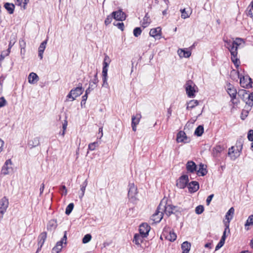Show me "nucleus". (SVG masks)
<instances>
[{"mask_svg": "<svg viewBox=\"0 0 253 253\" xmlns=\"http://www.w3.org/2000/svg\"><path fill=\"white\" fill-rule=\"evenodd\" d=\"M163 235L165 236V238L168 240L170 242L174 241L177 238L176 234L173 231H169V233H164Z\"/></svg>", "mask_w": 253, "mask_h": 253, "instance_id": "22", "label": "nucleus"}, {"mask_svg": "<svg viewBox=\"0 0 253 253\" xmlns=\"http://www.w3.org/2000/svg\"><path fill=\"white\" fill-rule=\"evenodd\" d=\"M162 207L164 208L163 209L164 212L168 216H169L171 214H174L178 217L182 211V209L180 207L168 204H163V202Z\"/></svg>", "mask_w": 253, "mask_h": 253, "instance_id": "1", "label": "nucleus"}, {"mask_svg": "<svg viewBox=\"0 0 253 253\" xmlns=\"http://www.w3.org/2000/svg\"><path fill=\"white\" fill-rule=\"evenodd\" d=\"M249 91L245 89H240L238 92V96L247 104V100L249 97Z\"/></svg>", "mask_w": 253, "mask_h": 253, "instance_id": "20", "label": "nucleus"}, {"mask_svg": "<svg viewBox=\"0 0 253 253\" xmlns=\"http://www.w3.org/2000/svg\"><path fill=\"white\" fill-rule=\"evenodd\" d=\"M226 43L227 44V48L231 53L232 61L235 65H238L239 63V60L237 58V50L238 46L234 45L232 42H227Z\"/></svg>", "mask_w": 253, "mask_h": 253, "instance_id": "2", "label": "nucleus"}, {"mask_svg": "<svg viewBox=\"0 0 253 253\" xmlns=\"http://www.w3.org/2000/svg\"><path fill=\"white\" fill-rule=\"evenodd\" d=\"M189 182L188 176L187 175H183L181 176L176 183L178 187L181 189L184 188Z\"/></svg>", "mask_w": 253, "mask_h": 253, "instance_id": "10", "label": "nucleus"}, {"mask_svg": "<svg viewBox=\"0 0 253 253\" xmlns=\"http://www.w3.org/2000/svg\"><path fill=\"white\" fill-rule=\"evenodd\" d=\"M113 18L117 21H123L125 20L126 18V15L122 10L120 9L117 11H113L112 12Z\"/></svg>", "mask_w": 253, "mask_h": 253, "instance_id": "11", "label": "nucleus"}, {"mask_svg": "<svg viewBox=\"0 0 253 253\" xmlns=\"http://www.w3.org/2000/svg\"><path fill=\"white\" fill-rule=\"evenodd\" d=\"M180 12L181 13V17L182 18L185 19L189 17V15L186 12L185 8L180 9Z\"/></svg>", "mask_w": 253, "mask_h": 253, "instance_id": "50", "label": "nucleus"}, {"mask_svg": "<svg viewBox=\"0 0 253 253\" xmlns=\"http://www.w3.org/2000/svg\"><path fill=\"white\" fill-rule=\"evenodd\" d=\"M6 101L4 97H0V108L6 105Z\"/></svg>", "mask_w": 253, "mask_h": 253, "instance_id": "53", "label": "nucleus"}, {"mask_svg": "<svg viewBox=\"0 0 253 253\" xmlns=\"http://www.w3.org/2000/svg\"><path fill=\"white\" fill-rule=\"evenodd\" d=\"M178 53L180 57L188 58L191 55V51L182 49H179L178 50Z\"/></svg>", "mask_w": 253, "mask_h": 253, "instance_id": "26", "label": "nucleus"}, {"mask_svg": "<svg viewBox=\"0 0 253 253\" xmlns=\"http://www.w3.org/2000/svg\"><path fill=\"white\" fill-rule=\"evenodd\" d=\"M4 144V141L1 139H0V153L2 152L3 150Z\"/></svg>", "mask_w": 253, "mask_h": 253, "instance_id": "63", "label": "nucleus"}, {"mask_svg": "<svg viewBox=\"0 0 253 253\" xmlns=\"http://www.w3.org/2000/svg\"><path fill=\"white\" fill-rule=\"evenodd\" d=\"M249 95L250 96L248 100H247V104L251 107L253 105V92L252 93L249 92Z\"/></svg>", "mask_w": 253, "mask_h": 253, "instance_id": "41", "label": "nucleus"}, {"mask_svg": "<svg viewBox=\"0 0 253 253\" xmlns=\"http://www.w3.org/2000/svg\"><path fill=\"white\" fill-rule=\"evenodd\" d=\"M91 235L90 234H86L83 238L82 242L84 244H86L91 240Z\"/></svg>", "mask_w": 253, "mask_h": 253, "instance_id": "43", "label": "nucleus"}, {"mask_svg": "<svg viewBox=\"0 0 253 253\" xmlns=\"http://www.w3.org/2000/svg\"><path fill=\"white\" fill-rule=\"evenodd\" d=\"M44 50H42V49H39L38 50V56L41 59H42L43 58V53Z\"/></svg>", "mask_w": 253, "mask_h": 253, "instance_id": "60", "label": "nucleus"}, {"mask_svg": "<svg viewBox=\"0 0 253 253\" xmlns=\"http://www.w3.org/2000/svg\"><path fill=\"white\" fill-rule=\"evenodd\" d=\"M66 240H67V236H66V232H65V234L63 238L60 241H62V244L64 243L65 245L66 244Z\"/></svg>", "mask_w": 253, "mask_h": 253, "instance_id": "59", "label": "nucleus"}, {"mask_svg": "<svg viewBox=\"0 0 253 253\" xmlns=\"http://www.w3.org/2000/svg\"><path fill=\"white\" fill-rule=\"evenodd\" d=\"M253 225V215H251L248 217V218L246 221V222L245 224V228L247 230H248L249 228H247V227L251 226Z\"/></svg>", "mask_w": 253, "mask_h": 253, "instance_id": "37", "label": "nucleus"}, {"mask_svg": "<svg viewBox=\"0 0 253 253\" xmlns=\"http://www.w3.org/2000/svg\"><path fill=\"white\" fill-rule=\"evenodd\" d=\"M186 167L188 172L193 173L197 171V165L193 161H188L186 164Z\"/></svg>", "mask_w": 253, "mask_h": 253, "instance_id": "19", "label": "nucleus"}, {"mask_svg": "<svg viewBox=\"0 0 253 253\" xmlns=\"http://www.w3.org/2000/svg\"><path fill=\"white\" fill-rule=\"evenodd\" d=\"M8 205V200L5 197H3L0 200V218H1V215H3L4 213L6 212Z\"/></svg>", "mask_w": 253, "mask_h": 253, "instance_id": "9", "label": "nucleus"}, {"mask_svg": "<svg viewBox=\"0 0 253 253\" xmlns=\"http://www.w3.org/2000/svg\"><path fill=\"white\" fill-rule=\"evenodd\" d=\"M129 190L128 191V197L132 202L136 200V196L137 194V188L133 183H129L128 185Z\"/></svg>", "mask_w": 253, "mask_h": 253, "instance_id": "8", "label": "nucleus"}, {"mask_svg": "<svg viewBox=\"0 0 253 253\" xmlns=\"http://www.w3.org/2000/svg\"><path fill=\"white\" fill-rule=\"evenodd\" d=\"M196 85L192 80H188L186 82L185 85V90L189 97L193 98L195 96V93L196 90L195 87Z\"/></svg>", "mask_w": 253, "mask_h": 253, "instance_id": "5", "label": "nucleus"}, {"mask_svg": "<svg viewBox=\"0 0 253 253\" xmlns=\"http://www.w3.org/2000/svg\"><path fill=\"white\" fill-rule=\"evenodd\" d=\"M74 205L73 203H70L66 207L65 213L67 215H69L73 210Z\"/></svg>", "mask_w": 253, "mask_h": 253, "instance_id": "39", "label": "nucleus"}, {"mask_svg": "<svg viewBox=\"0 0 253 253\" xmlns=\"http://www.w3.org/2000/svg\"><path fill=\"white\" fill-rule=\"evenodd\" d=\"M238 145H239L240 149H237L236 151L235 150V147L234 146H232L229 149L228 154L232 160H235L240 156L243 147V144L241 140H238L236 143V147L237 148L238 147Z\"/></svg>", "mask_w": 253, "mask_h": 253, "instance_id": "4", "label": "nucleus"}, {"mask_svg": "<svg viewBox=\"0 0 253 253\" xmlns=\"http://www.w3.org/2000/svg\"><path fill=\"white\" fill-rule=\"evenodd\" d=\"M97 84H94L92 83V80L90 81L89 87L87 89L90 90V91L94 89L96 87Z\"/></svg>", "mask_w": 253, "mask_h": 253, "instance_id": "52", "label": "nucleus"}, {"mask_svg": "<svg viewBox=\"0 0 253 253\" xmlns=\"http://www.w3.org/2000/svg\"><path fill=\"white\" fill-rule=\"evenodd\" d=\"M114 25L117 26V27L122 31L124 30V24L123 22L117 23V24L114 23Z\"/></svg>", "mask_w": 253, "mask_h": 253, "instance_id": "56", "label": "nucleus"}, {"mask_svg": "<svg viewBox=\"0 0 253 253\" xmlns=\"http://www.w3.org/2000/svg\"><path fill=\"white\" fill-rule=\"evenodd\" d=\"M87 185V180L86 179L83 183V184L81 185V193L79 195V198L80 199H82V198L83 197V196H84V192H85V188L86 187Z\"/></svg>", "mask_w": 253, "mask_h": 253, "instance_id": "31", "label": "nucleus"}, {"mask_svg": "<svg viewBox=\"0 0 253 253\" xmlns=\"http://www.w3.org/2000/svg\"><path fill=\"white\" fill-rule=\"evenodd\" d=\"M98 146L99 143L97 141L91 143L88 145V149L90 151H93Z\"/></svg>", "mask_w": 253, "mask_h": 253, "instance_id": "42", "label": "nucleus"}, {"mask_svg": "<svg viewBox=\"0 0 253 253\" xmlns=\"http://www.w3.org/2000/svg\"><path fill=\"white\" fill-rule=\"evenodd\" d=\"M107 75L108 74H102V86L106 88L108 87V84L107 83Z\"/></svg>", "mask_w": 253, "mask_h": 253, "instance_id": "44", "label": "nucleus"}, {"mask_svg": "<svg viewBox=\"0 0 253 253\" xmlns=\"http://www.w3.org/2000/svg\"><path fill=\"white\" fill-rule=\"evenodd\" d=\"M176 141L177 142L188 143L190 139L187 137L184 131L181 130L177 134Z\"/></svg>", "mask_w": 253, "mask_h": 253, "instance_id": "15", "label": "nucleus"}, {"mask_svg": "<svg viewBox=\"0 0 253 253\" xmlns=\"http://www.w3.org/2000/svg\"><path fill=\"white\" fill-rule=\"evenodd\" d=\"M162 207V201L161 202L157 208L155 212L151 216V219L155 223H159L162 220L164 215V211Z\"/></svg>", "mask_w": 253, "mask_h": 253, "instance_id": "3", "label": "nucleus"}, {"mask_svg": "<svg viewBox=\"0 0 253 253\" xmlns=\"http://www.w3.org/2000/svg\"><path fill=\"white\" fill-rule=\"evenodd\" d=\"M150 228V226L147 223H142L139 226V231L140 234L143 237H146L148 235Z\"/></svg>", "mask_w": 253, "mask_h": 253, "instance_id": "12", "label": "nucleus"}, {"mask_svg": "<svg viewBox=\"0 0 253 253\" xmlns=\"http://www.w3.org/2000/svg\"><path fill=\"white\" fill-rule=\"evenodd\" d=\"M92 80L93 83H94V84L98 83V78H97V73H96V74H95V75L94 76V78Z\"/></svg>", "mask_w": 253, "mask_h": 253, "instance_id": "61", "label": "nucleus"}, {"mask_svg": "<svg viewBox=\"0 0 253 253\" xmlns=\"http://www.w3.org/2000/svg\"><path fill=\"white\" fill-rule=\"evenodd\" d=\"M247 15L250 16L251 17H253V8H251L248 11Z\"/></svg>", "mask_w": 253, "mask_h": 253, "instance_id": "64", "label": "nucleus"}, {"mask_svg": "<svg viewBox=\"0 0 253 253\" xmlns=\"http://www.w3.org/2000/svg\"><path fill=\"white\" fill-rule=\"evenodd\" d=\"M47 237V233L46 232L41 233L38 237V248L37 250L36 253H38L41 251L43 245Z\"/></svg>", "mask_w": 253, "mask_h": 253, "instance_id": "13", "label": "nucleus"}, {"mask_svg": "<svg viewBox=\"0 0 253 253\" xmlns=\"http://www.w3.org/2000/svg\"><path fill=\"white\" fill-rule=\"evenodd\" d=\"M67 121L66 120H64V123L62 124V128H63V132H62V135L64 136L65 134V130L67 128Z\"/></svg>", "mask_w": 253, "mask_h": 253, "instance_id": "55", "label": "nucleus"}, {"mask_svg": "<svg viewBox=\"0 0 253 253\" xmlns=\"http://www.w3.org/2000/svg\"><path fill=\"white\" fill-rule=\"evenodd\" d=\"M243 39H241V38H237L236 39V40L235 41H234L233 42H232L234 44V45H236V46H239L241 43V42L243 41Z\"/></svg>", "mask_w": 253, "mask_h": 253, "instance_id": "49", "label": "nucleus"}, {"mask_svg": "<svg viewBox=\"0 0 253 253\" xmlns=\"http://www.w3.org/2000/svg\"><path fill=\"white\" fill-rule=\"evenodd\" d=\"M204 211V206L202 205H199L197 206L195 209V212L197 214H201Z\"/></svg>", "mask_w": 253, "mask_h": 253, "instance_id": "48", "label": "nucleus"}, {"mask_svg": "<svg viewBox=\"0 0 253 253\" xmlns=\"http://www.w3.org/2000/svg\"><path fill=\"white\" fill-rule=\"evenodd\" d=\"M191 244L187 241L184 242L181 245V249L183 252L189 253L190 250Z\"/></svg>", "mask_w": 253, "mask_h": 253, "instance_id": "30", "label": "nucleus"}, {"mask_svg": "<svg viewBox=\"0 0 253 253\" xmlns=\"http://www.w3.org/2000/svg\"><path fill=\"white\" fill-rule=\"evenodd\" d=\"M40 144V137H36L29 140L28 145L30 149L39 146Z\"/></svg>", "mask_w": 253, "mask_h": 253, "instance_id": "21", "label": "nucleus"}, {"mask_svg": "<svg viewBox=\"0 0 253 253\" xmlns=\"http://www.w3.org/2000/svg\"><path fill=\"white\" fill-rule=\"evenodd\" d=\"M204 132V127L202 126H199L195 129L194 134L197 136H201Z\"/></svg>", "mask_w": 253, "mask_h": 253, "instance_id": "35", "label": "nucleus"}, {"mask_svg": "<svg viewBox=\"0 0 253 253\" xmlns=\"http://www.w3.org/2000/svg\"><path fill=\"white\" fill-rule=\"evenodd\" d=\"M90 90L89 89H86L85 94L82 96V100L81 103L82 106L85 104V101L87 100L88 94L90 93Z\"/></svg>", "mask_w": 253, "mask_h": 253, "instance_id": "38", "label": "nucleus"}, {"mask_svg": "<svg viewBox=\"0 0 253 253\" xmlns=\"http://www.w3.org/2000/svg\"><path fill=\"white\" fill-rule=\"evenodd\" d=\"M133 33L135 37H138L141 35L142 30L140 27H136L134 29Z\"/></svg>", "mask_w": 253, "mask_h": 253, "instance_id": "45", "label": "nucleus"}, {"mask_svg": "<svg viewBox=\"0 0 253 253\" xmlns=\"http://www.w3.org/2000/svg\"><path fill=\"white\" fill-rule=\"evenodd\" d=\"M145 237H143L140 234H135L133 237V242L137 245H140L143 242V238Z\"/></svg>", "mask_w": 253, "mask_h": 253, "instance_id": "25", "label": "nucleus"}, {"mask_svg": "<svg viewBox=\"0 0 253 253\" xmlns=\"http://www.w3.org/2000/svg\"><path fill=\"white\" fill-rule=\"evenodd\" d=\"M197 173L201 176H205L207 174L208 171L206 168H205V166L204 164L201 163L199 165V169L198 170H197Z\"/></svg>", "mask_w": 253, "mask_h": 253, "instance_id": "24", "label": "nucleus"}, {"mask_svg": "<svg viewBox=\"0 0 253 253\" xmlns=\"http://www.w3.org/2000/svg\"><path fill=\"white\" fill-rule=\"evenodd\" d=\"M224 148L223 147L218 145L216 146L213 149V154L214 157H217L219 153L223 150Z\"/></svg>", "mask_w": 253, "mask_h": 253, "instance_id": "32", "label": "nucleus"}, {"mask_svg": "<svg viewBox=\"0 0 253 253\" xmlns=\"http://www.w3.org/2000/svg\"><path fill=\"white\" fill-rule=\"evenodd\" d=\"M46 43H47V41L46 40L42 42L39 47V49H42V50H45V47H46Z\"/></svg>", "mask_w": 253, "mask_h": 253, "instance_id": "54", "label": "nucleus"}, {"mask_svg": "<svg viewBox=\"0 0 253 253\" xmlns=\"http://www.w3.org/2000/svg\"><path fill=\"white\" fill-rule=\"evenodd\" d=\"M248 138L249 140L253 141V129H251L248 133Z\"/></svg>", "mask_w": 253, "mask_h": 253, "instance_id": "51", "label": "nucleus"}, {"mask_svg": "<svg viewBox=\"0 0 253 253\" xmlns=\"http://www.w3.org/2000/svg\"><path fill=\"white\" fill-rule=\"evenodd\" d=\"M38 79L39 77L34 72L31 73L29 75L28 81L30 84H34L35 82L38 81Z\"/></svg>", "mask_w": 253, "mask_h": 253, "instance_id": "27", "label": "nucleus"}, {"mask_svg": "<svg viewBox=\"0 0 253 253\" xmlns=\"http://www.w3.org/2000/svg\"><path fill=\"white\" fill-rule=\"evenodd\" d=\"M141 118V115L140 114H137L136 116H132L131 125H133V123H135V125H137L139 123Z\"/></svg>", "mask_w": 253, "mask_h": 253, "instance_id": "33", "label": "nucleus"}, {"mask_svg": "<svg viewBox=\"0 0 253 253\" xmlns=\"http://www.w3.org/2000/svg\"><path fill=\"white\" fill-rule=\"evenodd\" d=\"M226 87L227 91L231 98V102L234 105L237 104L238 102L234 100L236 98L237 93L236 88L230 83L227 84Z\"/></svg>", "mask_w": 253, "mask_h": 253, "instance_id": "6", "label": "nucleus"}, {"mask_svg": "<svg viewBox=\"0 0 253 253\" xmlns=\"http://www.w3.org/2000/svg\"><path fill=\"white\" fill-rule=\"evenodd\" d=\"M224 244V243L222 241H219V243L217 244V245L215 247V251H217L220 248H221Z\"/></svg>", "mask_w": 253, "mask_h": 253, "instance_id": "57", "label": "nucleus"}, {"mask_svg": "<svg viewBox=\"0 0 253 253\" xmlns=\"http://www.w3.org/2000/svg\"><path fill=\"white\" fill-rule=\"evenodd\" d=\"M149 20V16H148V14L146 13L143 18V22L142 23L143 26L145 27L148 26V25L150 23Z\"/></svg>", "mask_w": 253, "mask_h": 253, "instance_id": "40", "label": "nucleus"}, {"mask_svg": "<svg viewBox=\"0 0 253 253\" xmlns=\"http://www.w3.org/2000/svg\"><path fill=\"white\" fill-rule=\"evenodd\" d=\"M62 241H58L52 250V253H59L63 248Z\"/></svg>", "mask_w": 253, "mask_h": 253, "instance_id": "23", "label": "nucleus"}, {"mask_svg": "<svg viewBox=\"0 0 253 253\" xmlns=\"http://www.w3.org/2000/svg\"><path fill=\"white\" fill-rule=\"evenodd\" d=\"M240 83L241 85L244 88H249L252 87V79L248 77H244L240 78Z\"/></svg>", "mask_w": 253, "mask_h": 253, "instance_id": "14", "label": "nucleus"}, {"mask_svg": "<svg viewBox=\"0 0 253 253\" xmlns=\"http://www.w3.org/2000/svg\"><path fill=\"white\" fill-rule=\"evenodd\" d=\"M187 187L190 193H194L199 189V184L197 181H192L189 183Z\"/></svg>", "mask_w": 253, "mask_h": 253, "instance_id": "17", "label": "nucleus"}, {"mask_svg": "<svg viewBox=\"0 0 253 253\" xmlns=\"http://www.w3.org/2000/svg\"><path fill=\"white\" fill-rule=\"evenodd\" d=\"M224 224H225V230L223 232V234L221 237V238L220 239V241H222L224 243H225V239H226V231L228 230V232H230V229H229V225L228 223H227V222H225L224 223Z\"/></svg>", "mask_w": 253, "mask_h": 253, "instance_id": "34", "label": "nucleus"}, {"mask_svg": "<svg viewBox=\"0 0 253 253\" xmlns=\"http://www.w3.org/2000/svg\"><path fill=\"white\" fill-rule=\"evenodd\" d=\"M84 89L81 86L71 90L67 97L71 98V101L74 100L77 97L81 95L84 92Z\"/></svg>", "mask_w": 253, "mask_h": 253, "instance_id": "7", "label": "nucleus"}, {"mask_svg": "<svg viewBox=\"0 0 253 253\" xmlns=\"http://www.w3.org/2000/svg\"><path fill=\"white\" fill-rule=\"evenodd\" d=\"M4 7L10 14L13 13L15 6L13 4L6 2L4 4Z\"/></svg>", "mask_w": 253, "mask_h": 253, "instance_id": "29", "label": "nucleus"}, {"mask_svg": "<svg viewBox=\"0 0 253 253\" xmlns=\"http://www.w3.org/2000/svg\"><path fill=\"white\" fill-rule=\"evenodd\" d=\"M113 18V16L112 15V13H111V14L108 15L104 21L105 25L107 26L109 24H110L111 23Z\"/></svg>", "mask_w": 253, "mask_h": 253, "instance_id": "47", "label": "nucleus"}, {"mask_svg": "<svg viewBox=\"0 0 253 253\" xmlns=\"http://www.w3.org/2000/svg\"><path fill=\"white\" fill-rule=\"evenodd\" d=\"M234 209L233 207H231L226 213L225 218L227 220V221H226L225 222H227L229 224V222L232 218V215L234 214Z\"/></svg>", "mask_w": 253, "mask_h": 253, "instance_id": "28", "label": "nucleus"}, {"mask_svg": "<svg viewBox=\"0 0 253 253\" xmlns=\"http://www.w3.org/2000/svg\"><path fill=\"white\" fill-rule=\"evenodd\" d=\"M110 63L104 62L103 63L102 74H107L108 67Z\"/></svg>", "mask_w": 253, "mask_h": 253, "instance_id": "46", "label": "nucleus"}, {"mask_svg": "<svg viewBox=\"0 0 253 253\" xmlns=\"http://www.w3.org/2000/svg\"><path fill=\"white\" fill-rule=\"evenodd\" d=\"M213 196H214L213 194H211L208 197V198L206 200V203H207V205H210Z\"/></svg>", "mask_w": 253, "mask_h": 253, "instance_id": "58", "label": "nucleus"}, {"mask_svg": "<svg viewBox=\"0 0 253 253\" xmlns=\"http://www.w3.org/2000/svg\"><path fill=\"white\" fill-rule=\"evenodd\" d=\"M199 104V102L197 100H192L190 101L188 103V105L187 106V109H193L195 106L198 105Z\"/></svg>", "mask_w": 253, "mask_h": 253, "instance_id": "36", "label": "nucleus"}, {"mask_svg": "<svg viewBox=\"0 0 253 253\" xmlns=\"http://www.w3.org/2000/svg\"><path fill=\"white\" fill-rule=\"evenodd\" d=\"M60 190L64 191L63 194H64L65 195H67V190L66 187V186L65 185H62L60 187Z\"/></svg>", "mask_w": 253, "mask_h": 253, "instance_id": "62", "label": "nucleus"}, {"mask_svg": "<svg viewBox=\"0 0 253 253\" xmlns=\"http://www.w3.org/2000/svg\"><path fill=\"white\" fill-rule=\"evenodd\" d=\"M12 165V162L10 159L7 160L4 165L3 166L2 169H1V173L6 175L7 174L9 171V170L11 169L12 168L11 167Z\"/></svg>", "mask_w": 253, "mask_h": 253, "instance_id": "16", "label": "nucleus"}, {"mask_svg": "<svg viewBox=\"0 0 253 253\" xmlns=\"http://www.w3.org/2000/svg\"><path fill=\"white\" fill-rule=\"evenodd\" d=\"M161 32V28L160 27H158L156 28L151 29L149 32V35L150 36L153 37L155 39H160Z\"/></svg>", "mask_w": 253, "mask_h": 253, "instance_id": "18", "label": "nucleus"}]
</instances>
